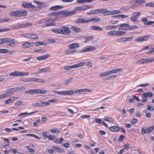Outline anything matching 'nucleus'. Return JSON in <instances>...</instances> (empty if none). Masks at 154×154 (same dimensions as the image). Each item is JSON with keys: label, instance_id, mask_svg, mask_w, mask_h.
Instances as JSON below:
<instances>
[{"label": "nucleus", "instance_id": "f257e3e1", "mask_svg": "<svg viewBox=\"0 0 154 154\" xmlns=\"http://www.w3.org/2000/svg\"><path fill=\"white\" fill-rule=\"evenodd\" d=\"M74 14L72 10L68 11L66 10L57 11L50 13L48 14L49 16L54 17L55 21L57 20L61 17H66L72 16Z\"/></svg>", "mask_w": 154, "mask_h": 154}, {"label": "nucleus", "instance_id": "f03ea898", "mask_svg": "<svg viewBox=\"0 0 154 154\" xmlns=\"http://www.w3.org/2000/svg\"><path fill=\"white\" fill-rule=\"evenodd\" d=\"M22 6L25 8H30L31 11H38V8H41L40 6L36 7L35 6L33 5L30 2H23L22 3Z\"/></svg>", "mask_w": 154, "mask_h": 154}, {"label": "nucleus", "instance_id": "7ed1b4c3", "mask_svg": "<svg viewBox=\"0 0 154 154\" xmlns=\"http://www.w3.org/2000/svg\"><path fill=\"white\" fill-rule=\"evenodd\" d=\"M3 42L4 44L6 43L7 45L10 46H14L17 44V42L14 39L4 38Z\"/></svg>", "mask_w": 154, "mask_h": 154}, {"label": "nucleus", "instance_id": "20e7f679", "mask_svg": "<svg viewBox=\"0 0 154 154\" xmlns=\"http://www.w3.org/2000/svg\"><path fill=\"white\" fill-rule=\"evenodd\" d=\"M85 63L83 62H81L77 64L74 65L70 66H66L61 68L62 70L63 69L67 70H69L73 68H77L83 66L84 64Z\"/></svg>", "mask_w": 154, "mask_h": 154}, {"label": "nucleus", "instance_id": "39448f33", "mask_svg": "<svg viewBox=\"0 0 154 154\" xmlns=\"http://www.w3.org/2000/svg\"><path fill=\"white\" fill-rule=\"evenodd\" d=\"M118 26L121 27H125L123 29L127 30H130L135 29L138 28V27L136 26H131L128 23L122 24L118 25Z\"/></svg>", "mask_w": 154, "mask_h": 154}, {"label": "nucleus", "instance_id": "423d86ee", "mask_svg": "<svg viewBox=\"0 0 154 154\" xmlns=\"http://www.w3.org/2000/svg\"><path fill=\"white\" fill-rule=\"evenodd\" d=\"M60 28L61 34L65 35H69L70 34L71 31L68 27L63 26L61 27Z\"/></svg>", "mask_w": 154, "mask_h": 154}, {"label": "nucleus", "instance_id": "0eeeda50", "mask_svg": "<svg viewBox=\"0 0 154 154\" xmlns=\"http://www.w3.org/2000/svg\"><path fill=\"white\" fill-rule=\"evenodd\" d=\"M96 49V48L94 46H89L84 47L82 50L80 51V52L81 53H83L93 51L95 50Z\"/></svg>", "mask_w": 154, "mask_h": 154}, {"label": "nucleus", "instance_id": "6e6552de", "mask_svg": "<svg viewBox=\"0 0 154 154\" xmlns=\"http://www.w3.org/2000/svg\"><path fill=\"white\" fill-rule=\"evenodd\" d=\"M23 36L27 38H30L31 39L35 40L38 38V37L35 34L29 33L23 35Z\"/></svg>", "mask_w": 154, "mask_h": 154}, {"label": "nucleus", "instance_id": "1a4fd4ad", "mask_svg": "<svg viewBox=\"0 0 154 154\" xmlns=\"http://www.w3.org/2000/svg\"><path fill=\"white\" fill-rule=\"evenodd\" d=\"M54 17H51L50 18H46L42 19L40 20L38 22V24H41L42 23H45L49 21H54L55 20H54Z\"/></svg>", "mask_w": 154, "mask_h": 154}, {"label": "nucleus", "instance_id": "9d476101", "mask_svg": "<svg viewBox=\"0 0 154 154\" xmlns=\"http://www.w3.org/2000/svg\"><path fill=\"white\" fill-rule=\"evenodd\" d=\"M48 103H46V102H39L35 103L32 104V106L34 107H40L47 106L48 104Z\"/></svg>", "mask_w": 154, "mask_h": 154}, {"label": "nucleus", "instance_id": "9b49d317", "mask_svg": "<svg viewBox=\"0 0 154 154\" xmlns=\"http://www.w3.org/2000/svg\"><path fill=\"white\" fill-rule=\"evenodd\" d=\"M16 92L15 88H12L8 90L7 92L4 94L5 95V97L10 96L14 94L15 92Z\"/></svg>", "mask_w": 154, "mask_h": 154}, {"label": "nucleus", "instance_id": "f8f14e48", "mask_svg": "<svg viewBox=\"0 0 154 154\" xmlns=\"http://www.w3.org/2000/svg\"><path fill=\"white\" fill-rule=\"evenodd\" d=\"M32 25V24L30 23H22L14 27L15 28H24L26 27L31 26Z\"/></svg>", "mask_w": 154, "mask_h": 154}, {"label": "nucleus", "instance_id": "ddd939ff", "mask_svg": "<svg viewBox=\"0 0 154 154\" xmlns=\"http://www.w3.org/2000/svg\"><path fill=\"white\" fill-rule=\"evenodd\" d=\"M129 4L131 5L130 7L132 9H134L138 7L139 6L137 4V0H131L129 1Z\"/></svg>", "mask_w": 154, "mask_h": 154}, {"label": "nucleus", "instance_id": "4468645a", "mask_svg": "<svg viewBox=\"0 0 154 154\" xmlns=\"http://www.w3.org/2000/svg\"><path fill=\"white\" fill-rule=\"evenodd\" d=\"M51 56V55L49 54H46L37 57L36 59L39 61L44 60L48 58Z\"/></svg>", "mask_w": 154, "mask_h": 154}, {"label": "nucleus", "instance_id": "2eb2a0df", "mask_svg": "<svg viewBox=\"0 0 154 154\" xmlns=\"http://www.w3.org/2000/svg\"><path fill=\"white\" fill-rule=\"evenodd\" d=\"M149 38V36L148 35L140 36L136 40L137 42H144L146 41Z\"/></svg>", "mask_w": 154, "mask_h": 154}, {"label": "nucleus", "instance_id": "dca6fc26", "mask_svg": "<svg viewBox=\"0 0 154 154\" xmlns=\"http://www.w3.org/2000/svg\"><path fill=\"white\" fill-rule=\"evenodd\" d=\"M75 22L77 23L81 24V23H89L88 19L86 20L85 19L83 18H79L78 20H75Z\"/></svg>", "mask_w": 154, "mask_h": 154}, {"label": "nucleus", "instance_id": "f3484780", "mask_svg": "<svg viewBox=\"0 0 154 154\" xmlns=\"http://www.w3.org/2000/svg\"><path fill=\"white\" fill-rule=\"evenodd\" d=\"M69 48L70 49H76L79 48V44L77 43H73L70 44L68 45Z\"/></svg>", "mask_w": 154, "mask_h": 154}, {"label": "nucleus", "instance_id": "a211bd4d", "mask_svg": "<svg viewBox=\"0 0 154 154\" xmlns=\"http://www.w3.org/2000/svg\"><path fill=\"white\" fill-rule=\"evenodd\" d=\"M75 93V91L73 90L63 91V95H71Z\"/></svg>", "mask_w": 154, "mask_h": 154}, {"label": "nucleus", "instance_id": "6ab92c4d", "mask_svg": "<svg viewBox=\"0 0 154 154\" xmlns=\"http://www.w3.org/2000/svg\"><path fill=\"white\" fill-rule=\"evenodd\" d=\"M18 98H16L15 97H11L9 99L4 101V103L6 104H9L11 103L13 101L16 100Z\"/></svg>", "mask_w": 154, "mask_h": 154}, {"label": "nucleus", "instance_id": "aec40b11", "mask_svg": "<svg viewBox=\"0 0 154 154\" xmlns=\"http://www.w3.org/2000/svg\"><path fill=\"white\" fill-rule=\"evenodd\" d=\"M109 129L111 131L116 132L120 130V128L117 126H114L110 127Z\"/></svg>", "mask_w": 154, "mask_h": 154}, {"label": "nucleus", "instance_id": "412c9836", "mask_svg": "<svg viewBox=\"0 0 154 154\" xmlns=\"http://www.w3.org/2000/svg\"><path fill=\"white\" fill-rule=\"evenodd\" d=\"M27 12L26 11H18V17L24 16L27 15Z\"/></svg>", "mask_w": 154, "mask_h": 154}, {"label": "nucleus", "instance_id": "4be33fe9", "mask_svg": "<svg viewBox=\"0 0 154 154\" xmlns=\"http://www.w3.org/2000/svg\"><path fill=\"white\" fill-rule=\"evenodd\" d=\"M38 71H39L40 73H46L49 72L50 71V70L49 68H45L39 69H38Z\"/></svg>", "mask_w": 154, "mask_h": 154}, {"label": "nucleus", "instance_id": "5701e85b", "mask_svg": "<svg viewBox=\"0 0 154 154\" xmlns=\"http://www.w3.org/2000/svg\"><path fill=\"white\" fill-rule=\"evenodd\" d=\"M72 30L73 31L76 32H81V29L78 26H72L71 27Z\"/></svg>", "mask_w": 154, "mask_h": 154}, {"label": "nucleus", "instance_id": "b1692460", "mask_svg": "<svg viewBox=\"0 0 154 154\" xmlns=\"http://www.w3.org/2000/svg\"><path fill=\"white\" fill-rule=\"evenodd\" d=\"M10 75L11 76H21V72L15 71L10 73Z\"/></svg>", "mask_w": 154, "mask_h": 154}, {"label": "nucleus", "instance_id": "393cba45", "mask_svg": "<svg viewBox=\"0 0 154 154\" xmlns=\"http://www.w3.org/2000/svg\"><path fill=\"white\" fill-rule=\"evenodd\" d=\"M33 43L32 42H27L23 44V45L26 48H29L32 46Z\"/></svg>", "mask_w": 154, "mask_h": 154}, {"label": "nucleus", "instance_id": "a878e982", "mask_svg": "<svg viewBox=\"0 0 154 154\" xmlns=\"http://www.w3.org/2000/svg\"><path fill=\"white\" fill-rule=\"evenodd\" d=\"M63 8L62 6L57 5L51 7L50 9L51 11H55Z\"/></svg>", "mask_w": 154, "mask_h": 154}, {"label": "nucleus", "instance_id": "bb28decb", "mask_svg": "<svg viewBox=\"0 0 154 154\" xmlns=\"http://www.w3.org/2000/svg\"><path fill=\"white\" fill-rule=\"evenodd\" d=\"M76 51V50H70L69 49H67L65 51V54L67 55L75 53Z\"/></svg>", "mask_w": 154, "mask_h": 154}, {"label": "nucleus", "instance_id": "cd10ccee", "mask_svg": "<svg viewBox=\"0 0 154 154\" xmlns=\"http://www.w3.org/2000/svg\"><path fill=\"white\" fill-rule=\"evenodd\" d=\"M59 101L58 99H51L48 100L47 102H46V103H48V104L47 105H49L50 104V103H55Z\"/></svg>", "mask_w": 154, "mask_h": 154}, {"label": "nucleus", "instance_id": "c85d7f7f", "mask_svg": "<svg viewBox=\"0 0 154 154\" xmlns=\"http://www.w3.org/2000/svg\"><path fill=\"white\" fill-rule=\"evenodd\" d=\"M91 29L94 30L102 31L103 30V29L102 28L96 26H92Z\"/></svg>", "mask_w": 154, "mask_h": 154}, {"label": "nucleus", "instance_id": "c756f323", "mask_svg": "<svg viewBox=\"0 0 154 154\" xmlns=\"http://www.w3.org/2000/svg\"><path fill=\"white\" fill-rule=\"evenodd\" d=\"M38 112V111H35L34 112H31L29 113H28V112H25L21 113L19 114L18 115V116H23V115H31V114H34V113H37Z\"/></svg>", "mask_w": 154, "mask_h": 154}, {"label": "nucleus", "instance_id": "7c9ffc66", "mask_svg": "<svg viewBox=\"0 0 154 154\" xmlns=\"http://www.w3.org/2000/svg\"><path fill=\"white\" fill-rule=\"evenodd\" d=\"M126 32L124 31H116V36H122L126 33Z\"/></svg>", "mask_w": 154, "mask_h": 154}, {"label": "nucleus", "instance_id": "2f4dec72", "mask_svg": "<svg viewBox=\"0 0 154 154\" xmlns=\"http://www.w3.org/2000/svg\"><path fill=\"white\" fill-rule=\"evenodd\" d=\"M64 140L63 138H57L56 139H55L54 142L55 143L60 144Z\"/></svg>", "mask_w": 154, "mask_h": 154}, {"label": "nucleus", "instance_id": "473e14b6", "mask_svg": "<svg viewBox=\"0 0 154 154\" xmlns=\"http://www.w3.org/2000/svg\"><path fill=\"white\" fill-rule=\"evenodd\" d=\"M72 11L74 14L76 13L77 11H82V6L77 7L75 8Z\"/></svg>", "mask_w": 154, "mask_h": 154}, {"label": "nucleus", "instance_id": "72a5a7b5", "mask_svg": "<svg viewBox=\"0 0 154 154\" xmlns=\"http://www.w3.org/2000/svg\"><path fill=\"white\" fill-rule=\"evenodd\" d=\"M24 82H35L34 78H30L22 80Z\"/></svg>", "mask_w": 154, "mask_h": 154}, {"label": "nucleus", "instance_id": "f704fd0d", "mask_svg": "<svg viewBox=\"0 0 154 154\" xmlns=\"http://www.w3.org/2000/svg\"><path fill=\"white\" fill-rule=\"evenodd\" d=\"M141 14V12H133L132 14V16H134V17H136L137 19L138 18L139 16Z\"/></svg>", "mask_w": 154, "mask_h": 154}, {"label": "nucleus", "instance_id": "c9c22d12", "mask_svg": "<svg viewBox=\"0 0 154 154\" xmlns=\"http://www.w3.org/2000/svg\"><path fill=\"white\" fill-rule=\"evenodd\" d=\"M107 34L109 36H116V31H111L108 32Z\"/></svg>", "mask_w": 154, "mask_h": 154}, {"label": "nucleus", "instance_id": "e433bc0d", "mask_svg": "<svg viewBox=\"0 0 154 154\" xmlns=\"http://www.w3.org/2000/svg\"><path fill=\"white\" fill-rule=\"evenodd\" d=\"M100 19L98 17L88 19L89 22L94 21V22H97L100 21Z\"/></svg>", "mask_w": 154, "mask_h": 154}, {"label": "nucleus", "instance_id": "4c0bfd02", "mask_svg": "<svg viewBox=\"0 0 154 154\" xmlns=\"http://www.w3.org/2000/svg\"><path fill=\"white\" fill-rule=\"evenodd\" d=\"M111 74V72H110V71H106L105 72L102 74H100L99 76L100 77H104L108 75H109Z\"/></svg>", "mask_w": 154, "mask_h": 154}, {"label": "nucleus", "instance_id": "58836bf2", "mask_svg": "<svg viewBox=\"0 0 154 154\" xmlns=\"http://www.w3.org/2000/svg\"><path fill=\"white\" fill-rule=\"evenodd\" d=\"M142 100V102L143 103L146 102L147 100V97L143 93L141 96Z\"/></svg>", "mask_w": 154, "mask_h": 154}, {"label": "nucleus", "instance_id": "ea45409f", "mask_svg": "<svg viewBox=\"0 0 154 154\" xmlns=\"http://www.w3.org/2000/svg\"><path fill=\"white\" fill-rule=\"evenodd\" d=\"M9 14L11 16L18 17V11L11 12L9 13Z\"/></svg>", "mask_w": 154, "mask_h": 154}, {"label": "nucleus", "instance_id": "a19ab883", "mask_svg": "<svg viewBox=\"0 0 154 154\" xmlns=\"http://www.w3.org/2000/svg\"><path fill=\"white\" fill-rule=\"evenodd\" d=\"M51 31L54 32L61 34V28L60 29H53L51 30Z\"/></svg>", "mask_w": 154, "mask_h": 154}, {"label": "nucleus", "instance_id": "79ce46f5", "mask_svg": "<svg viewBox=\"0 0 154 154\" xmlns=\"http://www.w3.org/2000/svg\"><path fill=\"white\" fill-rule=\"evenodd\" d=\"M104 120L106 121L110 122H113L114 121V120L112 118L108 116L105 117Z\"/></svg>", "mask_w": 154, "mask_h": 154}, {"label": "nucleus", "instance_id": "37998d69", "mask_svg": "<svg viewBox=\"0 0 154 154\" xmlns=\"http://www.w3.org/2000/svg\"><path fill=\"white\" fill-rule=\"evenodd\" d=\"M24 135L29 137H32L38 139H40V138L39 137L33 134H24Z\"/></svg>", "mask_w": 154, "mask_h": 154}, {"label": "nucleus", "instance_id": "c03bdc74", "mask_svg": "<svg viewBox=\"0 0 154 154\" xmlns=\"http://www.w3.org/2000/svg\"><path fill=\"white\" fill-rule=\"evenodd\" d=\"M82 8V11H85L88 10V9L91 8L92 6L90 5H85L81 6Z\"/></svg>", "mask_w": 154, "mask_h": 154}, {"label": "nucleus", "instance_id": "a18cd8bd", "mask_svg": "<svg viewBox=\"0 0 154 154\" xmlns=\"http://www.w3.org/2000/svg\"><path fill=\"white\" fill-rule=\"evenodd\" d=\"M36 46H38L40 45H46V44H45V42H36L35 43Z\"/></svg>", "mask_w": 154, "mask_h": 154}, {"label": "nucleus", "instance_id": "49530a36", "mask_svg": "<svg viewBox=\"0 0 154 154\" xmlns=\"http://www.w3.org/2000/svg\"><path fill=\"white\" fill-rule=\"evenodd\" d=\"M122 69H113L111 71H110L111 72V74L113 73H116L118 72L121 70H122Z\"/></svg>", "mask_w": 154, "mask_h": 154}, {"label": "nucleus", "instance_id": "de8ad7c7", "mask_svg": "<svg viewBox=\"0 0 154 154\" xmlns=\"http://www.w3.org/2000/svg\"><path fill=\"white\" fill-rule=\"evenodd\" d=\"M4 140L6 141L4 143V146H8L9 145V140L7 138H4Z\"/></svg>", "mask_w": 154, "mask_h": 154}, {"label": "nucleus", "instance_id": "09e8293b", "mask_svg": "<svg viewBox=\"0 0 154 154\" xmlns=\"http://www.w3.org/2000/svg\"><path fill=\"white\" fill-rule=\"evenodd\" d=\"M141 133L143 134H147V128L146 127H143L141 129Z\"/></svg>", "mask_w": 154, "mask_h": 154}, {"label": "nucleus", "instance_id": "8fccbe9b", "mask_svg": "<svg viewBox=\"0 0 154 154\" xmlns=\"http://www.w3.org/2000/svg\"><path fill=\"white\" fill-rule=\"evenodd\" d=\"M130 20L134 22L138 23L139 22V20L137 18L131 15L130 17Z\"/></svg>", "mask_w": 154, "mask_h": 154}, {"label": "nucleus", "instance_id": "3c124183", "mask_svg": "<svg viewBox=\"0 0 154 154\" xmlns=\"http://www.w3.org/2000/svg\"><path fill=\"white\" fill-rule=\"evenodd\" d=\"M97 98H89L86 100V101L88 102L89 103H96V101L94 100L97 99Z\"/></svg>", "mask_w": 154, "mask_h": 154}, {"label": "nucleus", "instance_id": "603ef678", "mask_svg": "<svg viewBox=\"0 0 154 154\" xmlns=\"http://www.w3.org/2000/svg\"><path fill=\"white\" fill-rule=\"evenodd\" d=\"M47 91L45 90L37 89V94H45L47 92Z\"/></svg>", "mask_w": 154, "mask_h": 154}, {"label": "nucleus", "instance_id": "864d4df0", "mask_svg": "<svg viewBox=\"0 0 154 154\" xmlns=\"http://www.w3.org/2000/svg\"><path fill=\"white\" fill-rule=\"evenodd\" d=\"M35 82L44 83L45 82V81L41 79L35 78Z\"/></svg>", "mask_w": 154, "mask_h": 154}, {"label": "nucleus", "instance_id": "5fc2aeb1", "mask_svg": "<svg viewBox=\"0 0 154 154\" xmlns=\"http://www.w3.org/2000/svg\"><path fill=\"white\" fill-rule=\"evenodd\" d=\"M33 52L35 53H45V51L43 49H39L35 50L33 51Z\"/></svg>", "mask_w": 154, "mask_h": 154}, {"label": "nucleus", "instance_id": "6e6d98bb", "mask_svg": "<svg viewBox=\"0 0 154 154\" xmlns=\"http://www.w3.org/2000/svg\"><path fill=\"white\" fill-rule=\"evenodd\" d=\"M147 106V109L148 111H152L154 110V106H152L151 105H148Z\"/></svg>", "mask_w": 154, "mask_h": 154}, {"label": "nucleus", "instance_id": "4d7b16f0", "mask_svg": "<svg viewBox=\"0 0 154 154\" xmlns=\"http://www.w3.org/2000/svg\"><path fill=\"white\" fill-rule=\"evenodd\" d=\"M137 4L139 6V5H142V4L146 3L145 0H137Z\"/></svg>", "mask_w": 154, "mask_h": 154}, {"label": "nucleus", "instance_id": "13d9d810", "mask_svg": "<svg viewBox=\"0 0 154 154\" xmlns=\"http://www.w3.org/2000/svg\"><path fill=\"white\" fill-rule=\"evenodd\" d=\"M117 28L116 26H106V29H107L109 30L112 29H116Z\"/></svg>", "mask_w": 154, "mask_h": 154}, {"label": "nucleus", "instance_id": "bf43d9fd", "mask_svg": "<svg viewBox=\"0 0 154 154\" xmlns=\"http://www.w3.org/2000/svg\"><path fill=\"white\" fill-rule=\"evenodd\" d=\"M107 9L101 8L100 9V13H101L104 15L105 16Z\"/></svg>", "mask_w": 154, "mask_h": 154}, {"label": "nucleus", "instance_id": "052dcab7", "mask_svg": "<svg viewBox=\"0 0 154 154\" xmlns=\"http://www.w3.org/2000/svg\"><path fill=\"white\" fill-rule=\"evenodd\" d=\"M147 97H152L153 96V94L151 92H147V93H143Z\"/></svg>", "mask_w": 154, "mask_h": 154}, {"label": "nucleus", "instance_id": "680f3d73", "mask_svg": "<svg viewBox=\"0 0 154 154\" xmlns=\"http://www.w3.org/2000/svg\"><path fill=\"white\" fill-rule=\"evenodd\" d=\"M56 137L53 135H49L48 136V139L49 140H55Z\"/></svg>", "mask_w": 154, "mask_h": 154}, {"label": "nucleus", "instance_id": "e2e57ef3", "mask_svg": "<svg viewBox=\"0 0 154 154\" xmlns=\"http://www.w3.org/2000/svg\"><path fill=\"white\" fill-rule=\"evenodd\" d=\"M26 147L29 150V152H31V153H35V150L32 148H30V146H26Z\"/></svg>", "mask_w": 154, "mask_h": 154}, {"label": "nucleus", "instance_id": "0e129e2a", "mask_svg": "<svg viewBox=\"0 0 154 154\" xmlns=\"http://www.w3.org/2000/svg\"><path fill=\"white\" fill-rule=\"evenodd\" d=\"M149 83H146L145 84H143L139 85H138L137 86V87L138 88L139 87H146L149 86Z\"/></svg>", "mask_w": 154, "mask_h": 154}, {"label": "nucleus", "instance_id": "69168bd1", "mask_svg": "<svg viewBox=\"0 0 154 154\" xmlns=\"http://www.w3.org/2000/svg\"><path fill=\"white\" fill-rule=\"evenodd\" d=\"M72 78H70L68 79L67 80H66L64 82V84L65 85H68L70 82L72 80Z\"/></svg>", "mask_w": 154, "mask_h": 154}, {"label": "nucleus", "instance_id": "338daca9", "mask_svg": "<svg viewBox=\"0 0 154 154\" xmlns=\"http://www.w3.org/2000/svg\"><path fill=\"white\" fill-rule=\"evenodd\" d=\"M15 88L16 91H20L22 89H23V90H25L26 89V88L25 87H22V86Z\"/></svg>", "mask_w": 154, "mask_h": 154}, {"label": "nucleus", "instance_id": "774afa93", "mask_svg": "<svg viewBox=\"0 0 154 154\" xmlns=\"http://www.w3.org/2000/svg\"><path fill=\"white\" fill-rule=\"evenodd\" d=\"M147 63H152L154 61V58L146 59Z\"/></svg>", "mask_w": 154, "mask_h": 154}]
</instances>
